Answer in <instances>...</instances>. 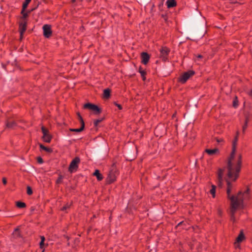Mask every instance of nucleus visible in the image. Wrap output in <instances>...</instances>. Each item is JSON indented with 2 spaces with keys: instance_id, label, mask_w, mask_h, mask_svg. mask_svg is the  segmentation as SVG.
I'll use <instances>...</instances> for the list:
<instances>
[{
  "instance_id": "1",
  "label": "nucleus",
  "mask_w": 252,
  "mask_h": 252,
  "mask_svg": "<svg viewBox=\"0 0 252 252\" xmlns=\"http://www.w3.org/2000/svg\"><path fill=\"white\" fill-rule=\"evenodd\" d=\"M238 137H235L232 142V151L227 162V178L226 179L228 197L231 201L230 212L231 219L235 221V213L236 211L242 209L244 207V202L250 198V189L248 188L239 191L237 195L230 196L232 190L234 188L235 182L238 179L241 171L242 165V156L236 154Z\"/></svg>"
},
{
  "instance_id": "2",
  "label": "nucleus",
  "mask_w": 252,
  "mask_h": 252,
  "mask_svg": "<svg viewBox=\"0 0 252 252\" xmlns=\"http://www.w3.org/2000/svg\"><path fill=\"white\" fill-rule=\"evenodd\" d=\"M80 162V159L79 157H75L70 162L69 167L68 171L70 173H72L76 171L78 168V164Z\"/></svg>"
},
{
  "instance_id": "3",
  "label": "nucleus",
  "mask_w": 252,
  "mask_h": 252,
  "mask_svg": "<svg viewBox=\"0 0 252 252\" xmlns=\"http://www.w3.org/2000/svg\"><path fill=\"white\" fill-rule=\"evenodd\" d=\"M195 74L194 71L189 70L184 72L178 79L179 82L182 84L185 83L187 81Z\"/></svg>"
},
{
  "instance_id": "4",
  "label": "nucleus",
  "mask_w": 252,
  "mask_h": 252,
  "mask_svg": "<svg viewBox=\"0 0 252 252\" xmlns=\"http://www.w3.org/2000/svg\"><path fill=\"white\" fill-rule=\"evenodd\" d=\"M41 130L43 133L42 139L46 143H50L52 139V136L49 134L48 130L45 127H41Z\"/></svg>"
},
{
  "instance_id": "5",
  "label": "nucleus",
  "mask_w": 252,
  "mask_h": 252,
  "mask_svg": "<svg viewBox=\"0 0 252 252\" xmlns=\"http://www.w3.org/2000/svg\"><path fill=\"white\" fill-rule=\"evenodd\" d=\"M83 107L84 109H88L94 111L96 114H99L101 112L100 109L97 105L90 103L85 104Z\"/></svg>"
},
{
  "instance_id": "6",
  "label": "nucleus",
  "mask_w": 252,
  "mask_h": 252,
  "mask_svg": "<svg viewBox=\"0 0 252 252\" xmlns=\"http://www.w3.org/2000/svg\"><path fill=\"white\" fill-rule=\"evenodd\" d=\"M27 30V21L23 20L19 24V30L20 33V39L23 38V34Z\"/></svg>"
},
{
  "instance_id": "7",
  "label": "nucleus",
  "mask_w": 252,
  "mask_h": 252,
  "mask_svg": "<svg viewBox=\"0 0 252 252\" xmlns=\"http://www.w3.org/2000/svg\"><path fill=\"white\" fill-rule=\"evenodd\" d=\"M43 35L46 38L50 37L52 33L51 26L50 25H44L43 27Z\"/></svg>"
},
{
  "instance_id": "8",
  "label": "nucleus",
  "mask_w": 252,
  "mask_h": 252,
  "mask_svg": "<svg viewBox=\"0 0 252 252\" xmlns=\"http://www.w3.org/2000/svg\"><path fill=\"white\" fill-rule=\"evenodd\" d=\"M115 173L112 171H110L106 178V182L107 184H111L116 180Z\"/></svg>"
},
{
  "instance_id": "9",
  "label": "nucleus",
  "mask_w": 252,
  "mask_h": 252,
  "mask_svg": "<svg viewBox=\"0 0 252 252\" xmlns=\"http://www.w3.org/2000/svg\"><path fill=\"white\" fill-rule=\"evenodd\" d=\"M77 115H78L79 119L80 120V122L81 123V126L79 128H70L69 130L70 131L80 132H81L82 131H83L84 130V129L85 123H84V122L83 121V119L82 116H81V115L79 113H78Z\"/></svg>"
},
{
  "instance_id": "10",
  "label": "nucleus",
  "mask_w": 252,
  "mask_h": 252,
  "mask_svg": "<svg viewBox=\"0 0 252 252\" xmlns=\"http://www.w3.org/2000/svg\"><path fill=\"white\" fill-rule=\"evenodd\" d=\"M223 173V169L220 168L218 171L217 184L220 187H221L222 185Z\"/></svg>"
},
{
  "instance_id": "11",
  "label": "nucleus",
  "mask_w": 252,
  "mask_h": 252,
  "mask_svg": "<svg viewBox=\"0 0 252 252\" xmlns=\"http://www.w3.org/2000/svg\"><path fill=\"white\" fill-rule=\"evenodd\" d=\"M141 63L146 65L149 62L150 56L146 52H142L141 54Z\"/></svg>"
},
{
  "instance_id": "12",
  "label": "nucleus",
  "mask_w": 252,
  "mask_h": 252,
  "mask_svg": "<svg viewBox=\"0 0 252 252\" xmlns=\"http://www.w3.org/2000/svg\"><path fill=\"white\" fill-rule=\"evenodd\" d=\"M245 235L243 231H241L236 238V241L234 243L235 247H238L239 246V243L242 242L245 239Z\"/></svg>"
},
{
  "instance_id": "13",
  "label": "nucleus",
  "mask_w": 252,
  "mask_h": 252,
  "mask_svg": "<svg viewBox=\"0 0 252 252\" xmlns=\"http://www.w3.org/2000/svg\"><path fill=\"white\" fill-rule=\"evenodd\" d=\"M205 152L207 153L209 156H212L217 154H219V150L217 148L214 149H206Z\"/></svg>"
},
{
  "instance_id": "14",
  "label": "nucleus",
  "mask_w": 252,
  "mask_h": 252,
  "mask_svg": "<svg viewBox=\"0 0 252 252\" xmlns=\"http://www.w3.org/2000/svg\"><path fill=\"white\" fill-rule=\"evenodd\" d=\"M138 72L140 73L142 80L145 81L146 79V76L147 74V72L145 70H144L141 66H140L138 69Z\"/></svg>"
},
{
  "instance_id": "15",
  "label": "nucleus",
  "mask_w": 252,
  "mask_h": 252,
  "mask_svg": "<svg viewBox=\"0 0 252 252\" xmlns=\"http://www.w3.org/2000/svg\"><path fill=\"white\" fill-rule=\"evenodd\" d=\"M93 175L96 177L97 180L98 181H100L103 179L102 175L100 173L99 170L98 169H96L95 170V171L93 173Z\"/></svg>"
},
{
  "instance_id": "16",
  "label": "nucleus",
  "mask_w": 252,
  "mask_h": 252,
  "mask_svg": "<svg viewBox=\"0 0 252 252\" xmlns=\"http://www.w3.org/2000/svg\"><path fill=\"white\" fill-rule=\"evenodd\" d=\"M166 3L168 8L173 7L177 5L175 0H167Z\"/></svg>"
},
{
  "instance_id": "17",
  "label": "nucleus",
  "mask_w": 252,
  "mask_h": 252,
  "mask_svg": "<svg viewBox=\"0 0 252 252\" xmlns=\"http://www.w3.org/2000/svg\"><path fill=\"white\" fill-rule=\"evenodd\" d=\"M12 236L14 238L17 239L21 237V232L19 228H15L12 233Z\"/></svg>"
},
{
  "instance_id": "18",
  "label": "nucleus",
  "mask_w": 252,
  "mask_h": 252,
  "mask_svg": "<svg viewBox=\"0 0 252 252\" xmlns=\"http://www.w3.org/2000/svg\"><path fill=\"white\" fill-rule=\"evenodd\" d=\"M16 126V124L14 121H7L6 123V126L8 128H13Z\"/></svg>"
},
{
  "instance_id": "19",
  "label": "nucleus",
  "mask_w": 252,
  "mask_h": 252,
  "mask_svg": "<svg viewBox=\"0 0 252 252\" xmlns=\"http://www.w3.org/2000/svg\"><path fill=\"white\" fill-rule=\"evenodd\" d=\"M160 52L162 56H166L168 54L169 50L166 47H163L160 49Z\"/></svg>"
},
{
  "instance_id": "20",
  "label": "nucleus",
  "mask_w": 252,
  "mask_h": 252,
  "mask_svg": "<svg viewBox=\"0 0 252 252\" xmlns=\"http://www.w3.org/2000/svg\"><path fill=\"white\" fill-rule=\"evenodd\" d=\"M216 187L214 185H212L211 189L210 190V193L212 195L213 198H215L216 196Z\"/></svg>"
},
{
  "instance_id": "21",
  "label": "nucleus",
  "mask_w": 252,
  "mask_h": 252,
  "mask_svg": "<svg viewBox=\"0 0 252 252\" xmlns=\"http://www.w3.org/2000/svg\"><path fill=\"white\" fill-rule=\"evenodd\" d=\"M110 95V91L109 89H105L103 91V96L105 98L109 97Z\"/></svg>"
},
{
  "instance_id": "22",
  "label": "nucleus",
  "mask_w": 252,
  "mask_h": 252,
  "mask_svg": "<svg viewBox=\"0 0 252 252\" xmlns=\"http://www.w3.org/2000/svg\"><path fill=\"white\" fill-rule=\"evenodd\" d=\"M16 206L19 208H23L26 206V205L24 202L18 201L16 202Z\"/></svg>"
},
{
  "instance_id": "23",
  "label": "nucleus",
  "mask_w": 252,
  "mask_h": 252,
  "mask_svg": "<svg viewBox=\"0 0 252 252\" xmlns=\"http://www.w3.org/2000/svg\"><path fill=\"white\" fill-rule=\"evenodd\" d=\"M39 146L41 149H42L46 152H51L52 151V150L50 148L45 147L44 145H43L42 144H40L39 145Z\"/></svg>"
},
{
  "instance_id": "24",
  "label": "nucleus",
  "mask_w": 252,
  "mask_h": 252,
  "mask_svg": "<svg viewBox=\"0 0 252 252\" xmlns=\"http://www.w3.org/2000/svg\"><path fill=\"white\" fill-rule=\"evenodd\" d=\"M32 0H25L24 3H23L22 7H24V8H27L28 7V4L30 3Z\"/></svg>"
},
{
  "instance_id": "25",
  "label": "nucleus",
  "mask_w": 252,
  "mask_h": 252,
  "mask_svg": "<svg viewBox=\"0 0 252 252\" xmlns=\"http://www.w3.org/2000/svg\"><path fill=\"white\" fill-rule=\"evenodd\" d=\"M45 241V238L44 236H41V242H40V247L42 249L44 246V242Z\"/></svg>"
},
{
  "instance_id": "26",
  "label": "nucleus",
  "mask_w": 252,
  "mask_h": 252,
  "mask_svg": "<svg viewBox=\"0 0 252 252\" xmlns=\"http://www.w3.org/2000/svg\"><path fill=\"white\" fill-rule=\"evenodd\" d=\"M63 179V176L62 175H60L56 181V183L58 184L61 183L62 182Z\"/></svg>"
},
{
  "instance_id": "27",
  "label": "nucleus",
  "mask_w": 252,
  "mask_h": 252,
  "mask_svg": "<svg viewBox=\"0 0 252 252\" xmlns=\"http://www.w3.org/2000/svg\"><path fill=\"white\" fill-rule=\"evenodd\" d=\"M27 193L28 195H31L32 194V190L30 186H28L27 188Z\"/></svg>"
},
{
  "instance_id": "28",
  "label": "nucleus",
  "mask_w": 252,
  "mask_h": 252,
  "mask_svg": "<svg viewBox=\"0 0 252 252\" xmlns=\"http://www.w3.org/2000/svg\"><path fill=\"white\" fill-rule=\"evenodd\" d=\"M70 204H66L62 207V208L61 209V210L65 211V210L70 208Z\"/></svg>"
},
{
  "instance_id": "29",
  "label": "nucleus",
  "mask_w": 252,
  "mask_h": 252,
  "mask_svg": "<svg viewBox=\"0 0 252 252\" xmlns=\"http://www.w3.org/2000/svg\"><path fill=\"white\" fill-rule=\"evenodd\" d=\"M102 121V119H97L94 121V125L95 126H97L99 123Z\"/></svg>"
},
{
  "instance_id": "30",
  "label": "nucleus",
  "mask_w": 252,
  "mask_h": 252,
  "mask_svg": "<svg viewBox=\"0 0 252 252\" xmlns=\"http://www.w3.org/2000/svg\"><path fill=\"white\" fill-rule=\"evenodd\" d=\"M233 105V106H234V107H236L238 106V100H237V97H236L235 100H234Z\"/></svg>"
},
{
  "instance_id": "31",
  "label": "nucleus",
  "mask_w": 252,
  "mask_h": 252,
  "mask_svg": "<svg viewBox=\"0 0 252 252\" xmlns=\"http://www.w3.org/2000/svg\"><path fill=\"white\" fill-rule=\"evenodd\" d=\"M114 104L118 108V109L119 110H122V106L121 105L118 104V103H117L116 102H115L114 103Z\"/></svg>"
},
{
  "instance_id": "32",
  "label": "nucleus",
  "mask_w": 252,
  "mask_h": 252,
  "mask_svg": "<svg viewBox=\"0 0 252 252\" xmlns=\"http://www.w3.org/2000/svg\"><path fill=\"white\" fill-rule=\"evenodd\" d=\"M37 162L39 163H42L43 162V160L41 157H38L37 158Z\"/></svg>"
},
{
  "instance_id": "33",
  "label": "nucleus",
  "mask_w": 252,
  "mask_h": 252,
  "mask_svg": "<svg viewBox=\"0 0 252 252\" xmlns=\"http://www.w3.org/2000/svg\"><path fill=\"white\" fill-rule=\"evenodd\" d=\"M22 19L23 20H26L25 19H26V18L28 16V13H26V14H24L23 15H22Z\"/></svg>"
},
{
  "instance_id": "34",
  "label": "nucleus",
  "mask_w": 252,
  "mask_h": 252,
  "mask_svg": "<svg viewBox=\"0 0 252 252\" xmlns=\"http://www.w3.org/2000/svg\"><path fill=\"white\" fill-rule=\"evenodd\" d=\"M2 183H3V185H5L7 184V180L5 178H2Z\"/></svg>"
},
{
  "instance_id": "35",
  "label": "nucleus",
  "mask_w": 252,
  "mask_h": 252,
  "mask_svg": "<svg viewBox=\"0 0 252 252\" xmlns=\"http://www.w3.org/2000/svg\"><path fill=\"white\" fill-rule=\"evenodd\" d=\"M26 9V8H24V7H22V11H21V13L22 15H23L24 14H26V13H27V12H25V11Z\"/></svg>"
},
{
  "instance_id": "36",
  "label": "nucleus",
  "mask_w": 252,
  "mask_h": 252,
  "mask_svg": "<svg viewBox=\"0 0 252 252\" xmlns=\"http://www.w3.org/2000/svg\"><path fill=\"white\" fill-rule=\"evenodd\" d=\"M249 95L252 96V90L249 93Z\"/></svg>"
},
{
  "instance_id": "37",
  "label": "nucleus",
  "mask_w": 252,
  "mask_h": 252,
  "mask_svg": "<svg viewBox=\"0 0 252 252\" xmlns=\"http://www.w3.org/2000/svg\"><path fill=\"white\" fill-rule=\"evenodd\" d=\"M197 58H202V56H201V55H198L197 56Z\"/></svg>"
},
{
  "instance_id": "38",
  "label": "nucleus",
  "mask_w": 252,
  "mask_h": 252,
  "mask_svg": "<svg viewBox=\"0 0 252 252\" xmlns=\"http://www.w3.org/2000/svg\"><path fill=\"white\" fill-rule=\"evenodd\" d=\"M223 140L222 139H217V142H222Z\"/></svg>"
},
{
  "instance_id": "39",
  "label": "nucleus",
  "mask_w": 252,
  "mask_h": 252,
  "mask_svg": "<svg viewBox=\"0 0 252 252\" xmlns=\"http://www.w3.org/2000/svg\"><path fill=\"white\" fill-rule=\"evenodd\" d=\"M246 126H247V124H246V126H244L243 128L244 129L245 128V127H246Z\"/></svg>"
},
{
  "instance_id": "40",
  "label": "nucleus",
  "mask_w": 252,
  "mask_h": 252,
  "mask_svg": "<svg viewBox=\"0 0 252 252\" xmlns=\"http://www.w3.org/2000/svg\"><path fill=\"white\" fill-rule=\"evenodd\" d=\"M181 223V222L179 223L178 225H179Z\"/></svg>"
}]
</instances>
